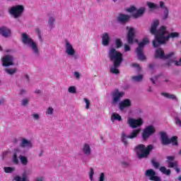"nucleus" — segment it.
I'll return each instance as SVG.
<instances>
[{
  "mask_svg": "<svg viewBox=\"0 0 181 181\" xmlns=\"http://www.w3.org/2000/svg\"><path fill=\"white\" fill-rule=\"evenodd\" d=\"M175 124L179 127V128H181V120L179 119V117L175 118Z\"/></svg>",
  "mask_w": 181,
  "mask_h": 181,
  "instance_id": "52",
  "label": "nucleus"
},
{
  "mask_svg": "<svg viewBox=\"0 0 181 181\" xmlns=\"http://www.w3.org/2000/svg\"><path fill=\"white\" fill-rule=\"evenodd\" d=\"M25 80H26V81L28 83V81H29V76H28V75H25Z\"/></svg>",
  "mask_w": 181,
  "mask_h": 181,
  "instance_id": "61",
  "label": "nucleus"
},
{
  "mask_svg": "<svg viewBox=\"0 0 181 181\" xmlns=\"http://www.w3.org/2000/svg\"><path fill=\"white\" fill-rule=\"evenodd\" d=\"M29 103V100L28 98L23 99L21 101V105L23 107H26Z\"/></svg>",
  "mask_w": 181,
  "mask_h": 181,
  "instance_id": "44",
  "label": "nucleus"
},
{
  "mask_svg": "<svg viewBox=\"0 0 181 181\" xmlns=\"http://www.w3.org/2000/svg\"><path fill=\"white\" fill-rule=\"evenodd\" d=\"M111 121L114 122L115 121H122V117L117 113H112L111 116Z\"/></svg>",
  "mask_w": 181,
  "mask_h": 181,
  "instance_id": "27",
  "label": "nucleus"
},
{
  "mask_svg": "<svg viewBox=\"0 0 181 181\" xmlns=\"http://www.w3.org/2000/svg\"><path fill=\"white\" fill-rule=\"evenodd\" d=\"M168 18H169V8H168V7H164L163 19L164 21H166V19H168Z\"/></svg>",
  "mask_w": 181,
  "mask_h": 181,
  "instance_id": "31",
  "label": "nucleus"
},
{
  "mask_svg": "<svg viewBox=\"0 0 181 181\" xmlns=\"http://www.w3.org/2000/svg\"><path fill=\"white\" fill-rule=\"evenodd\" d=\"M35 181H43V178H38Z\"/></svg>",
  "mask_w": 181,
  "mask_h": 181,
  "instance_id": "64",
  "label": "nucleus"
},
{
  "mask_svg": "<svg viewBox=\"0 0 181 181\" xmlns=\"http://www.w3.org/2000/svg\"><path fill=\"white\" fill-rule=\"evenodd\" d=\"M127 42L129 45H132L134 43V38L135 37V29L134 28H127Z\"/></svg>",
  "mask_w": 181,
  "mask_h": 181,
  "instance_id": "16",
  "label": "nucleus"
},
{
  "mask_svg": "<svg viewBox=\"0 0 181 181\" xmlns=\"http://www.w3.org/2000/svg\"><path fill=\"white\" fill-rule=\"evenodd\" d=\"M65 53L68 56L73 57L74 60H77V59H78V55L76 54V50L73 47V45L67 40H65Z\"/></svg>",
  "mask_w": 181,
  "mask_h": 181,
  "instance_id": "8",
  "label": "nucleus"
},
{
  "mask_svg": "<svg viewBox=\"0 0 181 181\" xmlns=\"http://www.w3.org/2000/svg\"><path fill=\"white\" fill-rule=\"evenodd\" d=\"M14 180H16V181H26V178L21 177L19 175H17L14 177Z\"/></svg>",
  "mask_w": 181,
  "mask_h": 181,
  "instance_id": "47",
  "label": "nucleus"
},
{
  "mask_svg": "<svg viewBox=\"0 0 181 181\" xmlns=\"http://www.w3.org/2000/svg\"><path fill=\"white\" fill-rule=\"evenodd\" d=\"M53 112H54V109H53V107H49L47 109L46 114H47V115H53Z\"/></svg>",
  "mask_w": 181,
  "mask_h": 181,
  "instance_id": "41",
  "label": "nucleus"
},
{
  "mask_svg": "<svg viewBox=\"0 0 181 181\" xmlns=\"http://www.w3.org/2000/svg\"><path fill=\"white\" fill-rule=\"evenodd\" d=\"M147 6H148V8H150V9H158L159 8V6H158L157 4L152 3V2H147Z\"/></svg>",
  "mask_w": 181,
  "mask_h": 181,
  "instance_id": "35",
  "label": "nucleus"
},
{
  "mask_svg": "<svg viewBox=\"0 0 181 181\" xmlns=\"http://www.w3.org/2000/svg\"><path fill=\"white\" fill-rule=\"evenodd\" d=\"M146 176L150 178V180L160 181V177L156 176V173L153 169H148L145 173Z\"/></svg>",
  "mask_w": 181,
  "mask_h": 181,
  "instance_id": "14",
  "label": "nucleus"
},
{
  "mask_svg": "<svg viewBox=\"0 0 181 181\" xmlns=\"http://www.w3.org/2000/svg\"><path fill=\"white\" fill-rule=\"evenodd\" d=\"M170 144H172L173 146H177L179 144L177 143V136H174L171 137L170 139Z\"/></svg>",
  "mask_w": 181,
  "mask_h": 181,
  "instance_id": "28",
  "label": "nucleus"
},
{
  "mask_svg": "<svg viewBox=\"0 0 181 181\" xmlns=\"http://www.w3.org/2000/svg\"><path fill=\"white\" fill-rule=\"evenodd\" d=\"M175 160V156H167V162L169 166V162H173Z\"/></svg>",
  "mask_w": 181,
  "mask_h": 181,
  "instance_id": "49",
  "label": "nucleus"
},
{
  "mask_svg": "<svg viewBox=\"0 0 181 181\" xmlns=\"http://www.w3.org/2000/svg\"><path fill=\"white\" fill-rule=\"evenodd\" d=\"M102 45L104 46H109L111 38L110 37V34L108 33H104L101 35Z\"/></svg>",
  "mask_w": 181,
  "mask_h": 181,
  "instance_id": "20",
  "label": "nucleus"
},
{
  "mask_svg": "<svg viewBox=\"0 0 181 181\" xmlns=\"http://www.w3.org/2000/svg\"><path fill=\"white\" fill-rule=\"evenodd\" d=\"M136 11V7L132 6L129 8L127 9V12L132 13Z\"/></svg>",
  "mask_w": 181,
  "mask_h": 181,
  "instance_id": "45",
  "label": "nucleus"
},
{
  "mask_svg": "<svg viewBox=\"0 0 181 181\" xmlns=\"http://www.w3.org/2000/svg\"><path fill=\"white\" fill-rule=\"evenodd\" d=\"M105 174L104 173H101L99 177L98 181H105Z\"/></svg>",
  "mask_w": 181,
  "mask_h": 181,
  "instance_id": "50",
  "label": "nucleus"
},
{
  "mask_svg": "<svg viewBox=\"0 0 181 181\" xmlns=\"http://www.w3.org/2000/svg\"><path fill=\"white\" fill-rule=\"evenodd\" d=\"M82 152L86 156H90L91 155V147H90V144H85L82 148Z\"/></svg>",
  "mask_w": 181,
  "mask_h": 181,
  "instance_id": "24",
  "label": "nucleus"
},
{
  "mask_svg": "<svg viewBox=\"0 0 181 181\" xmlns=\"http://www.w3.org/2000/svg\"><path fill=\"white\" fill-rule=\"evenodd\" d=\"M20 146L21 148H25L26 149H32V148H33V144L32 141L23 138Z\"/></svg>",
  "mask_w": 181,
  "mask_h": 181,
  "instance_id": "18",
  "label": "nucleus"
},
{
  "mask_svg": "<svg viewBox=\"0 0 181 181\" xmlns=\"http://www.w3.org/2000/svg\"><path fill=\"white\" fill-rule=\"evenodd\" d=\"M21 95H23V94H26V90L25 89H21L20 90V93Z\"/></svg>",
  "mask_w": 181,
  "mask_h": 181,
  "instance_id": "59",
  "label": "nucleus"
},
{
  "mask_svg": "<svg viewBox=\"0 0 181 181\" xmlns=\"http://www.w3.org/2000/svg\"><path fill=\"white\" fill-rule=\"evenodd\" d=\"M68 92L71 94H76V93H77V89L76 88V86H70L68 88Z\"/></svg>",
  "mask_w": 181,
  "mask_h": 181,
  "instance_id": "40",
  "label": "nucleus"
},
{
  "mask_svg": "<svg viewBox=\"0 0 181 181\" xmlns=\"http://www.w3.org/2000/svg\"><path fill=\"white\" fill-rule=\"evenodd\" d=\"M160 8H161V9H165V8H167L163 1H160Z\"/></svg>",
  "mask_w": 181,
  "mask_h": 181,
  "instance_id": "54",
  "label": "nucleus"
},
{
  "mask_svg": "<svg viewBox=\"0 0 181 181\" xmlns=\"http://www.w3.org/2000/svg\"><path fill=\"white\" fill-rule=\"evenodd\" d=\"M35 94H42V90H35Z\"/></svg>",
  "mask_w": 181,
  "mask_h": 181,
  "instance_id": "60",
  "label": "nucleus"
},
{
  "mask_svg": "<svg viewBox=\"0 0 181 181\" xmlns=\"http://www.w3.org/2000/svg\"><path fill=\"white\" fill-rule=\"evenodd\" d=\"M127 124L130 127V128H132L134 129L135 128H138V127H141L142 124H144V120H142V119L141 118L136 119L129 117L127 119Z\"/></svg>",
  "mask_w": 181,
  "mask_h": 181,
  "instance_id": "12",
  "label": "nucleus"
},
{
  "mask_svg": "<svg viewBox=\"0 0 181 181\" xmlns=\"http://www.w3.org/2000/svg\"><path fill=\"white\" fill-rule=\"evenodd\" d=\"M175 54V52H170L167 55H165V52L162 50L161 48H158L156 50V59H170L172 56Z\"/></svg>",
  "mask_w": 181,
  "mask_h": 181,
  "instance_id": "13",
  "label": "nucleus"
},
{
  "mask_svg": "<svg viewBox=\"0 0 181 181\" xmlns=\"http://www.w3.org/2000/svg\"><path fill=\"white\" fill-rule=\"evenodd\" d=\"M151 163L153 168H155L156 169H158L159 168V165H160L159 163L156 162L155 160H152Z\"/></svg>",
  "mask_w": 181,
  "mask_h": 181,
  "instance_id": "48",
  "label": "nucleus"
},
{
  "mask_svg": "<svg viewBox=\"0 0 181 181\" xmlns=\"http://www.w3.org/2000/svg\"><path fill=\"white\" fill-rule=\"evenodd\" d=\"M132 105V103L129 99H124L119 103V109L120 111H124L125 108H129Z\"/></svg>",
  "mask_w": 181,
  "mask_h": 181,
  "instance_id": "17",
  "label": "nucleus"
},
{
  "mask_svg": "<svg viewBox=\"0 0 181 181\" xmlns=\"http://www.w3.org/2000/svg\"><path fill=\"white\" fill-rule=\"evenodd\" d=\"M121 165H122V168H128V166H129V163L123 160L121 162Z\"/></svg>",
  "mask_w": 181,
  "mask_h": 181,
  "instance_id": "51",
  "label": "nucleus"
},
{
  "mask_svg": "<svg viewBox=\"0 0 181 181\" xmlns=\"http://www.w3.org/2000/svg\"><path fill=\"white\" fill-rule=\"evenodd\" d=\"M156 132V129L153 125H149L146 127L142 133V138L144 141H146L147 139H149V136L151 135H153Z\"/></svg>",
  "mask_w": 181,
  "mask_h": 181,
  "instance_id": "10",
  "label": "nucleus"
},
{
  "mask_svg": "<svg viewBox=\"0 0 181 181\" xmlns=\"http://www.w3.org/2000/svg\"><path fill=\"white\" fill-rule=\"evenodd\" d=\"M139 132H141V129H139L133 130L130 135H127L125 132H122L121 134V141L124 146H128V145H129L128 139H134V138H136V136L139 135Z\"/></svg>",
  "mask_w": 181,
  "mask_h": 181,
  "instance_id": "5",
  "label": "nucleus"
},
{
  "mask_svg": "<svg viewBox=\"0 0 181 181\" xmlns=\"http://www.w3.org/2000/svg\"><path fill=\"white\" fill-rule=\"evenodd\" d=\"M25 11V8L22 5L13 6L8 10V13L11 16H13L15 19L21 18Z\"/></svg>",
  "mask_w": 181,
  "mask_h": 181,
  "instance_id": "6",
  "label": "nucleus"
},
{
  "mask_svg": "<svg viewBox=\"0 0 181 181\" xmlns=\"http://www.w3.org/2000/svg\"><path fill=\"white\" fill-rule=\"evenodd\" d=\"M131 50V47L128 46L127 44L124 45V52H129Z\"/></svg>",
  "mask_w": 181,
  "mask_h": 181,
  "instance_id": "55",
  "label": "nucleus"
},
{
  "mask_svg": "<svg viewBox=\"0 0 181 181\" xmlns=\"http://www.w3.org/2000/svg\"><path fill=\"white\" fill-rule=\"evenodd\" d=\"M142 78H144V76L142 75L132 76V80H134L136 83H138L139 81H142Z\"/></svg>",
  "mask_w": 181,
  "mask_h": 181,
  "instance_id": "37",
  "label": "nucleus"
},
{
  "mask_svg": "<svg viewBox=\"0 0 181 181\" xmlns=\"http://www.w3.org/2000/svg\"><path fill=\"white\" fill-rule=\"evenodd\" d=\"M30 175H32V170L30 169H27L25 170L23 173L22 174V177H24V179H26V177H28V176H30Z\"/></svg>",
  "mask_w": 181,
  "mask_h": 181,
  "instance_id": "32",
  "label": "nucleus"
},
{
  "mask_svg": "<svg viewBox=\"0 0 181 181\" xmlns=\"http://www.w3.org/2000/svg\"><path fill=\"white\" fill-rule=\"evenodd\" d=\"M158 26L159 20H153L150 28V33H151V35H155V40H153V42H156V43H158V41L156 40V36L159 35V30H160V28L159 30H157Z\"/></svg>",
  "mask_w": 181,
  "mask_h": 181,
  "instance_id": "11",
  "label": "nucleus"
},
{
  "mask_svg": "<svg viewBox=\"0 0 181 181\" xmlns=\"http://www.w3.org/2000/svg\"><path fill=\"white\" fill-rule=\"evenodd\" d=\"M161 95L165 97V98H168V100H173L174 101H177V98L173 94H170L168 93H162Z\"/></svg>",
  "mask_w": 181,
  "mask_h": 181,
  "instance_id": "25",
  "label": "nucleus"
},
{
  "mask_svg": "<svg viewBox=\"0 0 181 181\" xmlns=\"http://www.w3.org/2000/svg\"><path fill=\"white\" fill-rule=\"evenodd\" d=\"M163 83H170V79L169 78L165 77L163 79Z\"/></svg>",
  "mask_w": 181,
  "mask_h": 181,
  "instance_id": "57",
  "label": "nucleus"
},
{
  "mask_svg": "<svg viewBox=\"0 0 181 181\" xmlns=\"http://www.w3.org/2000/svg\"><path fill=\"white\" fill-rule=\"evenodd\" d=\"M74 76H75L76 78H77V79L80 78V73L76 71V72H74Z\"/></svg>",
  "mask_w": 181,
  "mask_h": 181,
  "instance_id": "58",
  "label": "nucleus"
},
{
  "mask_svg": "<svg viewBox=\"0 0 181 181\" xmlns=\"http://www.w3.org/2000/svg\"><path fill=\"white\" fill-rule=\"evenodd\" d=\"M2 66L8 67L13 66V57L11 55H5L2 59Z\"/></svg>",
  "mask_w": 181,
  "mask_h": 181,
  "instance_id": "15",
  "label": "nucleus"
},
{
  "mask_svg": "<svg viewBox=\"0 0 181 181\" xmlns=\"http://www.w3.org/2000/svg\"><path fill=\"white\" fill-rule=\"evenodd\" d=\"M4 170L5 173H12V172H15V168L4 167Z\"/></svg>",
  "mask_w": 181,
  "mask_h": 181,
  "instance_id": "36",
  "label": "nucleus"
},
{
  "mask_svg": "<svg viewBox=\"0 0 181 181\" xmlns=\"http://www.w3.org/2000/svg\"><path fill=\"white\" fill-rule=\"evenodd\" d=\"M125 93L122 91L118 90V89L115 90V91L112 93V105H117L120 101L121 98L124 97Z\"/></svg>",
  "mask_w": 181,
  "mask_h": 181,
  "instance_id": "9",
  "label": "nucleus"
},
{
  "mask_svg": "<svg viewBox=\"0 0 181 181\" xmlns=\"http://www.w3.org/2000/svg\"><path fill=\"white\" fill-rule=\"evenodd\" d=\"M129 21V16L127 14H119L117 17V21H119V23H127Z\"/></svg>",
  "mask_w": 181,
  "mask_h": 181,
  "instance_id": "23",
  "label": "nucleus"
},
{
  "mask_svg": "<svg viewBox=\"0 0 181 181\" xmlns=\"http://www.w3.org/2000/svg\"><path fill=\"white\" fill-rule=\"evenodd\" d=\"M0 35H1L3 37H11L12 36V31L7 27L3 26L0 28Z\"/></svg>",
  "mask_w": 181,
  "mask_h": 181,
  "instance_id": "19",
  "label": "nucleus"
},
{
  "mask_svg": "<svg viewBox=\"0 0 181 181\" xmlns=\"http://www.w3.org/2000/svg\"><path fill=\"white\" fill-rule=\"evenodd\" d=\"M150 80H151V81H152L153 84H155V79L154 78H151Z\"/></svg>",
  "mask_w": 181,
  "mask_h": 181,
  "instance_id": "63",
  "label": "nucleus"
},
{
  "mask_svg": "<svg viewBox=\"0 0 181 181\" xmlns=\"http://www.w3.org/2000/svg\"><path fill=\"white\" fill-rule=\"evenodd\" d=\"M115 44L117 46V49H119V47H121V46H122V42L119 39H116Z\"/></svg>",
  "mask_w": 181,
  "mask_h": 181,
  "instance_id": "42",
  "label": "nucleus"
},
{
  "mask_svg": "<svg viewBox=\"0 0 181 181\" xmlns=\"http://www.w3.org/2000/svg\"><path fill=\"white\" fill-rule=\"evenodd\" d=\"M160 171L164 175H167V176H169V175H170V170H168L163 166L160 168Z\"/></svg>",
  "mask_w": 181,
  "mask_h": 181,
  "instance_id": "33",
  "label": "nucleus"
},
{
  "mask_svg": "<svg viewBox=\"0 0 181 181\" xmlns=\"http://www.w3.org/2000/svg\"><path fill=\"white\" fill-rule=\"evenodd\" d=\"M19 159L24 166H26L28 163V158H26L25 156H20Z\"/></svg>",
  "mask_w": 181,
  "mask_h": 181,
  "instance_id": "29",
  "label": "nucleus"
},
{
  "mask_svg": "<svg viewBox=\"0 0 181 181\" xmlns=\"http://www.w3.org/2000/svg\"><path fill=\"white\" fill-rule=\"evenodd\" d=\"M7 74H10V76H12V74H15L18 71V69H6L4 70Z\"/></svg>",
  "mask_w": 181,
  "mask_h": 181,
  "instance_id": "34",
  "label": "nucleus"
},
{
  "mask_svg": "<svg viewBox=\"0 0 181 181\" xmlns=\"http://www.w3.org/2000/svg\"><path fill=\"white\" fill-rule=\"evenodd\" d=\"M21 42L25 45L27 46L30 50H32L34 56L35 57H39L40 56V51L37 47V44L30 37V35L28 33H24L21 35Z\"/></svg>",
  "mask_w": 181,
  "mask_h": 181,
  "instance_id": "3",
  "label": "nucleus"
},
{
  "mask_svg": "<svg viewBox=\"0 0 181 181\" xmlns=\"http://www.w3.org/2000/svg\"><path fill=\"white\" fill-rule=\"evenodd\" d=\"M13 161L16 165L19 163V160L18 159V155H16V153H15L13 155Z\"/></svg>",
  "mask_w": 181,
  "mask_h": 181,
  "instance_id": "46",
  "label": "nucleus"
},
{
  "mask_svg": "<svg viewBox=\"0 0 181 181\" xmlns=\"http://www.w3.org/2000/svg\"><path fill=\"white\" fill-rule=\"evenodd\" d=\"M170 37H179V33H171L169 34L166 27L162 25L158 31V35L156 36V41H153V47H158L160 45H163L168 42Z\"/></svg>",
  "mask_w": 181,
  "mask_h": 181,
  "instance_id": "2",
  "label": "nucleus"
},
{
  "mask_svg": "<svg viewBox=\"0 0 181 181\" xmlns=\"http://www.w3.org/2000/svg\"><path fill=\"white\" fill-rule=\"evenodd\" d=\"M31 117L34 121H39V119H40V114L39 113H33Z\"/></svg>",
  "mask_w": 181,
  "mask_h": 181,
  "instance_id": "38",
  "label": "nucleus"
},
{
  "mask_svg": "<svg viewBox=\"0 0 181 181\" xmlns=\"http://www.w3.org/2000/svg\"><path fill=\"white\" fill-rule=\"evenodd\" d=\"M149 43L148 38H144L141 42L139 43V47L136 49V53L139 60H145V55H144V47L146 45Z\"/></svg>",
  "mask_w": 181,
  "mask_h": 181,
  "instance_id": "7",
  "label": "nucleus"
},
{
  "mask_svg": "<svg viewBox=\"0 0 181 181\" xmlns=\"http://www.w3.org/2000/svg\"><path fill=\"white\" fill-rule=\"evenodd\" d=\"M54 21L55 19L53 17H49L48 18V25L51 29H53V28H54Z\"/></svg>",
  "mask_w": 181,
  "mask_h": 181,
  "instance_id": "30",
  "label": "nucleus"
},
{
  "mask_svg": "<svg viewBox=\"0 0 181 181\" xmlns=\"http://www.w3.org/2000/svg\"><path fill=\"white\" fill-rule=\"evenodd\" d=\"M133 67H136L137 70L139 71L141 70V66H139V64H132Z\"/></svg>",
  "mask_w": 181,
  "mask_h": 181,
  "instance_id": "56",
  "label": "nucleus"
},
{
  "mask_svg": "<svg viewBox=\"0 0 181 181\" xmlns=\"http://www.w3.org/2000/svg\"><path fill=\"white\" fill-rule=\"evenodd\" d=\"M83 101L86 104V110H90V100H88V99L85 98H83Z\"/></svg>",
  "mask_w": 181,
  "mask_h": 181,
  "instance_id": "43",
  "label": "nucleus"
},
{
  "mask_svg": "<svg viewBox=\"0 0 181 181\" xmlns=\"http://www.w3.org/2000/svg\"><path fill=\"white\" fill-rule=\"evenodd\" d=\"M160 139L163 145H169V144H170V139H169L168 134L163 132H160Z\"/></svg>",
  "mask_w": 181,
  "mask_h": 181,
  "instance_id": "22",
  "label": "nucleus"
},
{
  "mask_svg": "<svg viewBox=\"0 0 181 181\" xmlns=\"http://www.w3.org/2000/svg\"><path fill=\"white\" fill-rule=\"evenodd\" d=\"M168 168H174L177 173H180V168H177V161H174V162L169 161Z\"/></svg>",
  "mask_w": 181,
  "mask_h": 181,
  "instance_id": "26",
  "label": "nucleus"
},
{
  "mask_svg": "<svg viewBox=\"0 0 181 181\" xmlns=\"http://www.w3.org/2000/svg\"><path fill=\"white\" fill-rule=\"evenodd\" d=\"M153 149L152 145H148L147 147L144 144H139L134 148V152L138 159H146L149 156L151 151Z\"/></svg>",
  "mask_w": 181,
  "mask_h": 181,
  "instance_id": "4",
  "label": "nucleus"
},
{
  "mask_svg": "<svg viewBox=\"0 0 181 181\" xmlns=\"http://www.w3.org/2000/svg\"><path fill=\"white\" fill-rule=\"evenodd\" d=\"M145 7H141L136 11V13H134L132 14V17L134 18V19H138V18H141L144 16L145 13Z\"/></svg>",
  "mask_w": 181,
  "mask_h": 181,
  "instance_id": "21",
  "label": "nucleus"
},
{
  "mask_svg": "<svg viewBox=\"0 0 181 181\" xmlns=\"http://www.w3.org/2000/svg\"><path fill=\"white\" fill-rule=\"evenodd\" d=\"M107 56L110 62H112L113 63V66L110 67V73H112V74H119V70H118V67L121 66V63L124 62L122 53L117 51L115 48L112 47L109 49Z\"/></svg>",
  "mask_w": 181,
  "mask_h": 181,
  "instance_id": "1",
  "label": "nucleus"
},
{
  "mask_svg": "<svg viewBox=\"0 0 181 181\" xmlns=\"http://www.w3.org/2000/svg\"><path fill=\"white\" fill-rule=\"evenodd\" d=\"M148 67H149V69H151V70H152L153 69V66L152 64H149Z\"/></svg>",
  "mask_w": 181,
  "mask_h": 181,
  "instance_id": "62",
  "label": "nucleus"
},
{
  "mask_svg": "<svg viewBox=\"0 0 181 181\" xmlns=\"http://www.w3.org/2000/svg\"><path fill=\"white\" fill-rule=\"evenodd\" d=\"M89 179H90V181L94 180V169L93 168H90Z\"/></svg>",
  "mask_w": 181,
  "mask_h": 181,
  "instance_id": "39",
  "label": "nucleus"
},
{
  "mask_svg": "<svg viewBox=\"0 0 181 181\" xmlns=\"http://www.w3.org/2000/svg\"><path fill=\"white\" fill-rule=\"evenodd\" d=\"M8 153H9L8 151H4L1 155V159L4 160L6 156H8Z\"/></svg>",
  "mask_w": 181,
  "mask_h": 181,
  "instance_id": "53",
  "label": "nucleus"
}]
</instances>
